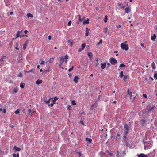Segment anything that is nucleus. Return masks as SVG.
Wrapping results in <instances>:
<instances>
[{
  "label": "nucleus",
  "instance_id": "obj_1",
  "mask_svg": "<svg viewBox=\"0 0 157 157\" xmlns=\"http://www.w3.org/2000/svg\"><path fill=\"white\" fill-rule=\"evenodd\" d=\"M127 90V95L129 97L130 101L131 102H133L134 101L136 97V96L134 95L135 94V93H132L130 91L129 89H128Z\"/></svg>",
  "mask_w": 157,
  "mask_h": 157
},
{
  "label": "nucleus",
  "instance_id": "obj_2",
  "mask_svg": "<svg viewBox=\"0 0 157 157\" xmlns=\"http://www.w3.org/2000/svg\"><path fill=\"white\" fill-rule=\"evenodd\" d=\"M121 48L123 50L127 51L128 50L129 47L127 44H125L123 43L121 44Z\"/></svg>",
  "mask_w": 157,
  "mask_h": 157
},
{
  "label": "nucleus",
  "instance_id": "obj_3",
  "mask_svg": "<svg viewBox=\"0 0 157 157\" xmlns=\"http://www.w3.org/2000/svg\"><path fill=\"white\" fill-rule=\"evenodd\" d=\"M111 138L115 139L116 141H118L121 140V138L120 135L119 134H117L116 136L113 135L112 136Z\"/></svg>",
  "mask_w": 157,
  "mask_h": 157
},
{
  "label": "nucleus",
  "instance_id": "obj_4",
  "mask_svg": "<svg viewBox=\"0 0 157 157\" xmlns=\"http://www.w3.org/2000/svg\"><path fill=\"white\" fill-rule=\"evenodd\" d=\"M110 62L112 65H114L117 63V61L115 58L112 57L110 59Z\"/></svg>",
  "mask_w": 157,
  "mask_h": 157
},
{
  "label": "nucleus",
  "instance_id": "obj_5",
  "mask_svg": "<svg viewBox=\"0 0 157 157\" xmlns=\"http://www.w3.org/2000/svg\"><path fill=\"white\" fill-rule=\"evenodd\" d=\"M124 134H128V128L127 124H125L124 126Z\"/></svg>",
  "mask_w": 157,
  "mask_h": 157
},
{
  "label": "nucleus",
  "instance_id": "obj_6",
  "mask_svg": "<svg viewBox=\"0 0 157 157\" xmlns=\"http://www.w3.org/2000/svg\"><path fill=\"white\" fill-rule=\"evenodd\" d=\"M155 107V106H153L152 107H151L149 105H147V109L148 112H149L151 111Z\"/></svg>",
  "mask_w": 157,
  "mask_h": 157
},
{
  "label": "nucleus",
  "instance_id": "obj_7",
  "mask_svg": "<svg viewBox=\"0 0 157 157\" xmlns=\"http://www.w3.org/2000/svg\"><path fill=\"white\" fill-rule=\"evenodd\" d=\"M23 33V32L22 31H17V33L16 34V38H17L19 37H23L22 36H21V35L20 36V33Z\"/></svg>",
  "mask_w": 157,
  "mask_h": 157
},
{
  "label": "nucleus",
  "instance_id": "obj_8",
  "mask_svg": "<svg viewBox=\"0 0 157 157\" xmlns=\"http://www.w3.org/2000/svg\"><path fill=\"white\" fill-rule=\"evenodd\" d=\"M13 149L15 152L20 151L21 150V149L20 148L17 147L16 146H14Z\"/></svg>",
  "mask_w": 157,
  "mask_h": 157
},
{
  "label": "nucleus",
  "instance_id": "obj_9",
  "mask_svg": "<svg viewBox=\"0 0 157 157\" xmlns=\"http://www.w3.org/2000/svg\"><path fill=\"white\" fill-rule=\"evenodd\" d=\"M125 10V12L127 13H128L129 12H131V9L128 7L126 8Z\"/></svg>",
  "mask_w": 157,
  "mask_h": 157
},
{
  "label": "nucleus",
  "instance_id": "obj_10",
  "mask_svg": "<svg viewBox=\"0 0 157 157\" xmlns=\"http://www.w3.org/2000/svg\"><path fill=\"white\" fill-rule=\"evenodd\" d=\"M127 134H124V142L126 143V146H128V143H127V141H126V140L127 139Z\"/></svg>",
  "mask_w": 157,
  "mask_h": 157
},
{
  "label": "nucleus",
  "instance_id": "obj_11",
  "mask_svg": "<svg viewBox=\"0 0 157 157\" xmlns=\"http://www.w3.org/2000/svg\"><path fill=\"white\" fill-rule=\"evenodd\" d=\"M147 122V121L145 120H141L140 121V124L142 126H143L144 124Z\"/></svg>",
  "mask_w": 157,
  "mask_h": 157
},
{
  "label": "nucleus",
  "instance_id": "obj_12",
  "mask_svg": "<svg viewBox=\"0 0 157 157\" xmlns=\"http://www.w3.org/2000/svg\"><path fill=\"white\" fill-rule=\"evenodd\" d=\"M87 55L90 59H91L93 56V53L91 52H89L87 53Z\"/></svg>",
  "mask_w": 157,
  "mask_h": 157
},
{
  "label": "nucleus",
  "instance_id": "obj_13",
  "mask_svg": "<svg viewBox=\"0 0 157 157\" xmlns=\"http://www.w3.org/2000/svg\"><path fill=\"white\" fill-rule=\"evenodd\" d=\"M106 63H102L101 66V67L102 69H104L106 67Z\"/></svg>",
  "mask_w": 157,
  "mask_h": 157
},
{
  "label": "nucleus",
  "instance_id": "obj_14",
  "mask_svg": "<svg viewBox=\"0 0 157 157\" xmlns=\"http://www.w3.org/2000/svg\"><path fill=\"white\" fill-rule=\"evenodd\" d=\"M78 76H75L74 77V81L75 82V83H77L78 82Z\"/></svg>",
  "mask_w": 157,
  "mask_h": 157
},
{
  "label": "nucleus",
  "instance_id": "obj_15",
  "mask_svg": "<svg viewBox=\"0 0 157 157\" xmlns=\"http://www.w3.org/2000/svg\"><path fill=\"white\" fill-rule=\"evenodd\" d=\"M64 61V58L63 57L60 58V63H61V64H62Z\"/></svg>",
  "mask_w": 157,
  "mask_h": 157
},
{
  "label": "nucleus",
  "instance_id": "obj_16",
  "mask_svg": "<svg viewBox=\"0 0 157 157\" xmlns=\"http://www.w3.org/2000/svg\"><path fill=\"white\" fill-rule=\"evenodd\" d=\"M151 147V146H150V145H145L144 147V149L145 150L147 149H150Z\"/></svg>",
  "mask_w": 157,
  "mask_h": 157
},
{
  "label": "nucleus",
  "instance_id": "obj_17",
  "mask_svg": "<svg viewBox=\"0 0 157 157\" xmlns=\"http://www.w3.org/2000/svg\"><path fill=\"white\" fill-rule=\"evenodd\" d=\"M156 38V35L154 34L153 36H151V40L153 41H155Z\"/></svg>",
  "mask_w": 157,
  "mask_h": 157
},
{
  "label": "nucleus",
  "instance_id": "obj_18",
  "mask_svg": "<svg viewBox=\"0 0 157 157\" xmlns=\"http://www.w3.org/2000/svg\"><path fill=\"white\" fill-rule=\"evenodd\" d=\"M28 42H25L23 45V49L25 50L26 49L27 46Z\"/></svg>",
  "mask_w": 157,
  "mask_h": 157
},
{
  "label": "nucleus",
  "instance_id": "obj_19",
  "mask_svg": "<svg viewBox=\"0 0 157 157\" xmlns=\"http://www.w3.org/2000/svg\"><path fill=\"white\" fill-rule=\"evenodd\" d=\"M86 32L85 33V36H88L89 35V29L87 27H86Z\"/></svg>",
  "mask_w": 157,
  "mask_h": 157
},
{
  "label": "nucleus",
  "instance_id": "obj_20",
  "mask_svg": "<svg viewBox=\"0 0 157 157\" xmlns=\"http://www.w3.org/2000/svg\"><path fill=\"white\" fill-rule=\"evenodd\" d=\"M151 67L153 69H155L156 68L154 62H153L151 63Z\"/></svg>",
  "mask_w": 157,
  "mask_h": 157
},
{
  "label": "nucleus",
  "instance_id": "obj_21",
  "mask_svg": "<svg viewBox=\"0 0 157 157\" xmlns=\"http://www.w3.org/2000/svg\"><path fill=\"white\" fill-rule=\"evenodd\" d=\"M138 157H147V156L143 154V153H141V154H140L139 155H138Z\"/></svg>",
  "mask_w": 157,
  "mask_h": 157
},
{
  "label": "nucleus",
  "instance_id": "obj_22",
  "mask_svg": "<svg viewBox=\"0 0 157 157\" xmlns=\"http://www.w3.org/2000/svg\"><path fill=\"white\" fill-rule=\"evenodd\" d=\"M42 81L40 79H38L36 82V83L37 85H39L40 84L42 83Z\"/></svg>",
  "mask_w": 157,
  "mask_h": 157
},
{
  "label": "nucleus",
  "instance_id": "obj_23",
  "mask_svg": "<svg viewBox=\"0 0 157 157\" xmlns=\"http://www.w3.org/2000/svg\"><path fill=\"white\" fill-rule=\"evenodd\" d=\"M23 60V58L22 57H19L18 59H17V61L18 63H20L22 62Z\"/></svg>",
  "mask_w": 157,
  "mask_h": 157
},
{
  "label": "nucleus",
  "instance_id": "obj_24",
  "mask_svg": "<svg viewBox=\"0 0 157 157\" xmlns=\"http://www.w3.org/2000/svg\"><path fill=\"white\" fill-rule=\"evenodd\" d=\"M18 88H17V87L15 88H14L13 93H16L18 92Z\"/></svg>",
  "mask_w": 157,
  "mask_h": 157
},
{
  "label": "nucleus",
  "instance_id": "obj_25",
  "mask_svg": "<svg viewBox=\"0 0 157 157\" xmlns=\"http://www.w3.org/2000/svg\"><path fill=\"white\" fill-rule=\"evenodd\" d=\"M25 84L24 83H21L20 85V86L21 88H23L24 87Z\"/></svg>",
  "mask_w": 157,
  "mask_h": 157
},
{
  "label": "nucleus",
  "instance_id": "obj_26",
  "mask_svg": "<svg viewBox=\"0 0 157 157\" xmlns=\"http://www.w3.org/2000/svg\"><path fill=\"white\" fill-rule=\"evenodd\" d=\"M86 140L87 141H88L89 143H91L92 141V140L91 139L87 138H86Z\"/></svg>",
  "mask_w": 157,
  "mask_h": 157
},
{
  "label": "nucleus",
  "instance_id": "obj_27",
  "mask_svg": "<svg viewBox=\"0 0 157 157\" xmlns=\"http://www.w3.org/2000/svg\"><path fill=\"white\" fill-rule=\"evenodd\" d=\"M119 76L120 78H122L124 76L123 75V71H121L120 74Z\"/></svg>",
  "mask_w": 157,
  "mask_h": 157
},
{
  "label": "nucleus",
  "instance_id": "obj_28",
  "mask_svg": "<svg viewBox=\"0 0 157 157\" xmlns=\"http://www.w3.org/2000/svg\"><path fill=\"white\" fill-rule=\"evenodd\" d=\"M89 19H88L87 20H85L83 22V24H88L89 23Z\"/></svg>",
  "mask_w": 157,
  "mask_h": 157
},
{
  "label": "nucleus",
  "instance_id": "obj_29",
  "mask_svg": "<svg viewBox=\"0 0 157 157\" xmlns=\"http://www.w3.org/2000/svg\"><path fill=\"white\" fill-rule=\"evenodd\" d=\"M27 16L28 18L33 17V15L30 13L27 14Z\"/></svg>",
  "mask_w": 157,
  "mask_h": 157
},
{
  "label": "nucleus",
  "instance_id": "obj_30",
  "mask_svg": "<svg viewBox=\"0 0 157 157\" xmlns=\"http://www.w3.org/2000/svg\"><path fill=\"white\" fill-rule=\"evenodd\" d=\"M6 57V56H2V58L0 60V61L1 63H2V62L3 61V59L5 58Z\"/></svg>",
  "mask_w": 157,
  "mask_h": 157
},
{
  "label": "nucleus",
  "instance_id": "obj_31",
  "mask_svg": "<svg viewBox=\"0 0 157 157\" xmlns=\"http://www.w3.org/2000/svg\"><path fill=\"white\" fill-rule=\"evenodd\" d=\"M58 98L57 97H55L54 99L52 100V102L55 103L56 101L58 99Z\"/></svg>",
  "mask_w": 157,
  "mask_h": 157
},
{
  "label": "nucleus",
  "instance_id": "obj_32",
  "mask_svg": "<svg viewBox=\"0 0 157 157\" xmlns=\"http://www.w3.org/2000/svg\"><path fill=\"white\" fill-rule=\"evenodd\" d=\"M50 100H51V99H49L48 100H45L44 101V102L46 104H49L50 103Z\"/></svg>",
  "mask_w": 157,
  "mask_h": 157
},
{
  "label": "nucleus",
  "instance_id": "obj_33",
  "mask_svg": "<svg viewBox=\"0 0 157 157\" xmlns=\"http://www.w3.org/2000/svg\"><path fill=\"white\" fill-rule=\"evenodd\" d=\"M108 19V16L107 15H106L105 17V19L104 20V21L105 23L107 22V21Z\"/></svg>",
  "mask_w": 157,
  "mask_h": 157
},
{
  "label": "nucleus",
  "instance_id": "obj_34",
  "mask_svg": "<svg viewBox=\"0 0 157 157\" xmlns=\"http://www.w3.org/2000/svg\"><path fill=\"white\" fill-rule=\"evenodd\" d=\"M81 46L82 47V49H84V48L86 46V44L85 43L82 44Z\"/></svg>",
  "mask_w": 157,
  "mask_h": 157
},
{
  "label": "nucleus",
  "instance_id": "obj_35",
  "mask_svg": "<svg viewBox=\"0 0 157 157\" xmlns=\"http://www.w3.org/2000/svg\"><path fill=\"white\" fill-rule=\"evenodd\" d=\"M54 61V58H50L49 60V63H51Z\"/></svg>",
  "mask_w": 157,
  "mask_h": 157
},
{
  "label": "nucleus",
  "instance_id": "obj_36",
  "mask_svg": "<svg viewBox=\"0 0 157 157\" xmlns=\"http://www.w3.org/2000/svg\"><path fill=\"white\" fill-rule=\"evenodd\" d=\"M98 59H97L95 62V66L97 67L98 65L99 64V63H98Z\"/></svg>",
  "mask_w": 157,
  "mask_h": 157
},
{
  "label": "nucleus",
  "instance_id": "obj_37",
  "mask_svg": "<svg viewBox=\"0 0 157 157\" xmlns=\"http://www.w3.org/2000/svg\"><path fill=\"white\" fill-rule=\"evenodd\" d=\"M154 77L157 80V73H155L154 75Z\"/></svg>",
  "mask_w": 157,
  "mask_h": 157
},
{
  "label": "nucleus",
  "instance_id": "obj_38",
  "mask_svg": "<svg viewBox=\"0 0 157 157\" xmlns=\"http://www.w3.org/2000/svg\"><path fill=\"white\" fill-rule=\"evenodd\" d=\"M103 30H104V32L105 33H107V32L108 30V29L106 27H105L103 29Z\"/></svg>",
  "mask_w": 157,
  "mask_h": 157
},
{
  "label": "nucleus",
  "instance_id": "obj_39",
  "mask_svg": "<svg viewBox=\"0 0 157 157\" xmlns=\"http://www.w3.org/2000/svg\"><path fill=\"white\" fill-rule=\"evenodd\" d=\"M153 151L155 152L154 154L156 156H157V149H154Z\"/></svg>",
  "mask_w": 157,
  "mask_h": 157
},
{
  "label": "nucleus",
  "instance_id": "obj_40",
  "mask_svg": "<svg viewBox=\"0 0 157 157\" xmlns=\"http://www.w3.org/2000/svg\"><path fill=\"white\" fill-rule=\"evenodd\" d=\"M78 17H79L78 21L79 22H81L82 21V20L81 18V16L80 15H78Z\"/></svg>",
  "mask_w": 157,
  "mask_h": 157
},
{
  "label": "nucleus",
  "instance_id": "obj_41",
  "mask_svg": "<svg viewBox=\"0 0 157 157\" xmlns=\"http://www.w3.org/2000/svg\"><path fill=\"white\" fill-rule=\"evenodd\" d=\"M20 113L19 110V109H17L16 111H15V113L16 114H18Z\"/></svg>",
  "mask_w": 157,
  "mask_h": 157
},
{
  "label": "nucleus",
  "instance_id": "obj_42",
  "mask_svg": "<svg viewBox=\"0 0 157 157\" xmlns=\"http://www.w3.org/2000/svg\"><path fill=\"white\" fill-rule=\"evenodd\" d=\"M71 103L74 105H76L75 101L74 100H73L72 101Z\"/></svg>",
  "mask_w": 157,
  "mask_h": 157
},
{
  "label": "nucleus",
  "instance_id": "obj_43",
  "mask_svg": "<svg viewBox=\"0 0 157 157\" xmlns=\"http://www.w3.org/2000/svg\"><path fill=\"white\" fill-rule=\"evenodd\" d=\"M71 21L70 20L67 24V26H69L71 25Z\"/></svg>",
  "mask_w": 157,
  "mask_h": 157
},
{
  "label": "nucleus",
  "instance_id": "obj_44",
  "mask_svg": "<svg viewBox=\"0 0 157 157\" xmlns=\"http://www.w3.org/2000/svg\"><path fill=\"white\" fill-rule=\"evenodd\" d=\"M18 76V77H23L22 74L20 72Z\"/></svg>",
  "mask_w": 157,
  "mask_h": 157
},
{
  "label": "nucleus",
  "instance_id": "obj_45",
  "mask_svg": "<svg viewBox=\"0 0 157 157\" xmlns=\"http://www.w3.org/2000/svg\"><path fill=\"white\" fill-rule=\"evenodd\" d=\"M125 65L123 63H121L120 65V67H125Z\"/></svg>",
  "mask_w": 157,
  "mask_h": 157
},
{
  "label": "nucleus",
  "instance_id": "obj_46",
  "mask_svg": "<svg viewBox=\"0 0 157 157\" xmlns=\"http://www.w3.org/2000/svg\"><path fill=\"white\" fill-rule=\"evenodd\" d=\"M45 63V62L44 61H42L40 63V64L41 65H44Z\"/></svg>",
  "mask_w": 157,
  "mask_h": 157
},
{
  "label": "nucleus",
  "instance_id": "obj_47",
  "mask_svg": "<svg viewBox=\"0 0 157 157\" xmlns=\"http://www.w3.org/2000/svg\"><path fill=\"white\" fill-rule=\"evenodd\" d=\"M73 68H74V67H73V66H72L71 67V68H70L69 69L68 71H70L72 70H73Z\"/></svg>",
  "mask_w": 157,
  "mask_h": 157
},
{
  "label": "nucleus",
  "instance_id": "obj_48",
  "mask_svg": "<svg viewBox=\"0 0 157 157\" xmlns=\"http://www.w3.org/2000/svg\"><path fill=\"white\" fill-rule=\"evenodd\" d=\"M102 42V39H101L99 41L98 43V45H99Z\"/></svg>",
  "mask_w": 157,
  "mask_h": 157
},
{
  "label": "nucleus",
  "instance_id": "obj_49",
  "mask_svg": "<svg viewBox=\"0 0 157 157\" xmlns=\"http://www.w3.org/2000/svg\"><path fill=\"white\" fill-rule=\"evenodd\" d=\"M77 153L80 156L83 155V154H81L80 152H77Z\"/></svg>",
  "mask_w": 157,
  "mask_h": 157
},
{
  "label": "nucleus",
  "instance_id": "obj_50",
  "mask_svg": "<svg viewBox=\"0 0 157 157\" xmlns=\"http://www.w3.org/2000/svg\"><path fill=\"white\" fill-rule=\"evenodd\" d=\"M33 69H31V70H29V71H27L28 72H33Z\"/></svg>",
  "mask_w": 157,
  "mask_h": 157
},
{
  "label": "nucleus",
  "instance_id": "obj_51",
  "mask_svg": "<svg viewBox=\"0 0 157 157\" xmlns=\"http://www.w3.org/2000/svg\"><path fill=\"white\" fill-rule=\"evenodd\" d=\"M143 96L145 98H147V95L146 94H143Z\"/></svg>",
  "mask_w": 157,
  "mask_h": 157
},
{
  "label": "nucleus",
  "instance_id": "obj_52",
  "mask_svg": "<svg viewBox=\"0 0 157 157\" xmlns=\"http://www.w3.org/2000/svg\"><path fill=\"white\" fill-rule=\"evenodd\" d=\"M70 46L71 47H72L73 44V42H70Z\"/></svg>",
  "mask_w": 157,
  "mask_h": 157
},
{
  "label": "nucleus",
  "instance_id": "obj_53",
  "mask_svg": "<svg viewBox=\"0 0 157 157\" xmlns=\"http://www.w3.org/2000/svg\"><path fill=\"white\" fill-rule=\"evenodd\" d=\"M127 78V76H125L124 77V81H125V80Z\"/></svg>",
  "mask_w": 157,
  "mask_h": 157
},
{
  "label": "nucleus",
  "instance_id": "obj_54",
  "mask_svg": "<svg viewBox=\"0 0 157 157\" xmlns=\"http://www.w3.org/2000/svg\"><path fill=\"white\" fill-rule=\"evenodd\" d=\"M84 49H82V48H79L78 49V51L79 52H81V51H82V50H83Z\"/></svg>",
  "mask_w": 157,
  "mask_h": 157
},
{
  "label": "nucleus",
  "instance_id": "obj_55",
  "mask_svg": "<svg viewBox=\"0 0 157 157\" xmlns=\"http://www.w3.org/2000/svg\"><path fill=\"white\" fill-rule=\"evenodd\" d=\"M118 6H119V7H121L122 6V5H121V3H118Z\"/></svg>",
  "mask_w": 157,
  "mask_h": 157
},
{
  "label": "nucleus",
  "instance_id": "obj_56",
  "mask_svg": "<svg viewBox=\"0 0 157 157\" xmlns=\"http://www.w3.org/2000/svg\"><path fill=\"white\" fill-rule=\"evenodd\" d=\"M55 104V103H53V102H52V103H51L50 104V106H51V107H52L53 106V105H54V104Z\"/></svg>",
  "mask_w": 157,
  "mask_h": 157
},
{
  "label": "nucleus",
  "instance_id": "obj_57",
  "mask_svg": "<svg viewBox=\"0 0 157 157\" xmlns=\"http://www.w3.org/2000/svg\"><path fill=\"white\" fill-rule=\"evenodd\" d=\"M68 56H67V55H66L65 56V58H64V59H67L68 58Z\"/></svg>",
  "mask_w": 157,
  "mask_h": 157
},
{
  "label": "nucleus",
  "instance_id": "obj_58",
  "mask_svg": "<svg viewBox=\"0 0 157 157\" xmlns=\"http://www.w3.org/2000/svg\"><path fill=\"white\" fill-rule=\"evenodd\" d=\"M3 113H5L6 112V109H4L3 110Z\"/></svg>",
  "mask_w": 157,
  "mask_h": 157
},
{
  "label": "nucleus",
  "instance_id": "obj_59",
  "mask_svg": "<svg viewBox=\"0 0 157 157\" xmlns=\"http://www.w3.org/2000/svg\"><path fill=\"white\" fill-rule=\"evenodd\" d=\"M68 75L70 78H71L72 76V75L71 73H69Z\"/></svg>",
  "mask_w": 157,
  "mask_h": 157
},
{
  "label": "nucleus",
  "instance_id": "obj_60",
  "mask_svg": "<svg viewBox=\"0 0 157 157\" xmlns=\"http://www.w3.org/2000/svg\"><path fill=\"white\" fill-rule=\"evenodd\" d=\"M12 155L13 157H16V154H13Z\"/></svg>",
  "mask_w": 157,
  "mask_h": 157
},
{
  "label": "nucleus",
  "instance_id": "obj_61",
  "mask_svg": "<svg viewBox=\"0 0 157 157\" xmlns=\"http://www.w3.org/2000/svg\"><path fill=\"white\" fill-rule=\"evenodd\" d=\"M48 38L49 40H51V36H50V35L48 36Z\"/></svg>",
  "mask_w": 157,
  "mask_h": 157
},
{
  "label": "nucleus",
  "instance_id": "obj_62",
  "mask_svg": "<svg viewBox=\"0 0 157 157\" xmlns=\"http://www.w3.org/2000/svg\"><path fill=\"white\" fill-rule=\"evenodd\" d=\"M28 32V31L27 30H25L24 31V33L25 34H26Z\"/></svg>",
  "mask_w": 157,
  "mask_h": 157
},
{
  "label": "nucleus",
  "instance_id": "obj_63",
  "mask_svg": "<svg viewBox=\"0 0 157 157\" xmlns=\"http://www.w3.org/2000/svg\"><path fill=\"white\" fill-rule=\"evenodd\" d=\"M16 46V47H17V46H18L19 45V43L18 42H17L16 44H15Z\"/></svg>",
  "mask_w": 157,
  "mask_h": 157
},
{
  "label": "nucleus",
  "instance_id": "obj_64",
  "mask_svg": "<svg viewBox=\"0 0 157 157\" xmlns=\"http://www.w3.org/2000/svg\"><path fill=\"white\" fill-rule=\"evenodd\" d=\"M19 157V154L18 153H17L16 154V157Z\"/></svg>",
  "mask_w": 157,
  "mask_h": 157
}]
</instances>
